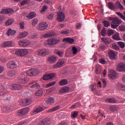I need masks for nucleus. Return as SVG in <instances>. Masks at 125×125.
<instances>
[{
	"instance_id": "13d9d810",
	"label": "nucleus",
	"mask_w": 125,
	"mask_h": 125,
	"mask_svg": "<svg viewBox=\"0 0 125 125\" xmlns=\"http://www.w3.org/2000/svg\"><path fill=\"white\" fill-rule=\"evenodd\" d=\"M112 48H113V49H115V50H119V46H118V45H117V44H115V43H113L112 44Z\"/></svg>"
},
{
	"instance_id": "6ab92c4d",
	"label": "nucleus",
	"mask_w": 125,
	"mask_h": 125,
	"mask_svg": "<svg viewBox=\"0 0 125 125\" xmlns=\"http://www.w3.org/2000/svg\"><path fill=\"white\" fill-rule=\"evenodd\" d=\"M46 109V107H45L39 106L33 110V114H38V113H41V112H42V111Z\"/></svg>"
},
{
	"instance_id": "774afa93",
	"label": "nucleus",
	"mask_w": 125,
	"mask_h": 125,
	"mask_svg": "<svg viewBox=\"0 0 125 125\" xmlns=\"http://www.w3.org/2000/svg\"><path fill=\"white\" fill-rule=\"evenodd\" d=\"M25 123H26L25 121H21V122H19L18 124H17L16 125H25Z\"/></svg>"
},
{
	"instance_id": "f03ea898",
	"label": "nucleus",
	"mask_w": 125,
	"mask_h": 125,
	"mask_svg": "<svg viewBox=\"0 0 125 125\" xmlns=\"http://www.w3.org/2000/svg\"><path fill=\"white\" fill-rule=\"evenodd\" d=\"M18 67V62L16 61H10L6 64L7 69H16Z\"/></svg>"
},
{
	"instance_id": "4468645a",
	"label": "nucleus",
	"mask_w": 125,
	"mask_h": 125,
	"mask_svg": "<svg viewBox=\"0 0 125 125\" xmlns=\"http://www.w3.org/2000/svg\"><path fill=\"white\" fill-rule=\"evenodd\" d=\"M55 77V74L54 73H50L48 74H45L43 76V80L44 81H48L49 80H52L53 78Z\"/></svg>"
},
{
	"instance_id": "ddd939ff",
	"label": "nucleus",
	"mask_w": 125,
	"mask_h": 125,
	"mask_svg": "<svg viewBox=\"0 0 125 125\" xmlns=\"http://www.w3.org/2000/svg\"><path fill=\"white\" fill-rule=\"evenodd\" d=\"M108 76L112 80H114V79H116V78H117V77H118V74L116 73L115 70H114L113 69H111L109 71V72H108Z\"/></svg>"
},
{
	"instance_id": "473e14b6",
	"label": "nucleus",
	"mask_w": 125,
	"mask_h": 125,
	"mask_svg": "<svg viewBox=\"0 0 125 125\" xmlns=\"http://www.w3.org/2000/svg\"><path fill=\"white\" fill-rule=\"evenodd\" d=\"M56 57L55 56H51L48 59V61L50 63H55L56 62Z\"/></svg>"
},
{
	"instance_id": "2eb2a0df",
	"label": "nucleus",
	"mask_w": 125,
	"mask_h": 125,
	"mask_svg": "<svg viewBox=\"0 0 125 125\" xmlns=\"http://www.w3.org/2000/svg\"><path fill=\"white\" fill-rule=\"evenodd\" d=\"M14 10L12 9H4L0 11L1 14H12Z\"/></svg>"
},
{
	"instance_id": "0eeeda50",
	"label": "nucleus",
	"mask_w": 125,
	"mask_h": 125,
	"mask_svg": "<svg viewBox=\"0 0 125 125\" xmlns=\"http://www.w3.org/2000/svg\"><path fill=\"white\" fill-rule=\"evenodd\" d=\"M48 54H49V50L47 49L40 50L37 52V55H39V56H45Z\"/></svg>"
},
{
	"instance_id": "f3484780",
	"label": "nucleus",
	"mask_w": 125,
	"mask_h": 125,
	"mask_svg": "<svg viewBox=\"0 0 125 125\" xmlns=\"http://www.w3.org/2000/svg\"><path fill=\"white\" fill-rule=\"evenodd\" d=\"M22 88V85L19 84H13L11 86L12 90H19Z\"/></svg>"
},
{
	"instance_id": "cd10ccee",
	"label": "nucleus",
	"mask_w": 125,
	"mask_h": 125,
	"mask_svg": "<svg viewBox=\"0 0 125 125\" xmlns=\"http://www.w3.org/2000/svg\"><path fill=\"white\" fill-rule=\"evenodd\" d=\"M50 124V121L48 119H45L41 121L38 124V125H48Z\"/></svg>"
},
{
	"instance_id": "7c9ffc66",
	"label": "nucleus",
	"mask_w": 125,
	"mask_h": 125,
	"mask_svg": "<svg viewBox=\"0 0 125 125\" xmlns=\"http://www.w3.org/2000/svg\"><path fill=\"white\" fill-rule=\"evenodd\" d=\"M50 37H52V34L50 33H45L41 35V39H47L48 38H50Z\"/></svg>"
},
{
	"instance_id": "052dcab7",
	"label": "nucleus",
	"mask_w": 125,
	"mask_h": 125,
	"mask_svg": "<svg viewBox=\"0 0 125 125\" xmlns=\"http://www.w3.org/2000/svg\"><path fill=\"white\" fill-rule=\"evenodd\" d=\"M47 9V6H43V7L42 8V10H41L40 12L41 13H43L45 10Z\"/></svg>"
},
{
	"instance_id": "39448f33",
	"label": "nucleus",
	"mask_w": 125,
	"mask_h": 125,
	"mask_svg": "<svg viewBox=\"0 0 125 125\" xmlns=\"http://www.w3.org/2000/svg\"><path fill=\"white\" fill-rule=\"evenodd\" d=\"M29 111H30V109L27 107H25L21 110H19L18 112V116H20V117H23V116L27 115Z\"/></svg>"
},
{
	"instance_id": "37998d69",
	"label": "nucleus",
	"mask_w": 125,
	"mask_h": 125,
	"mask_svg": "<svg viewBox=\"0 0 125 125\" xmlns=\"http://www.w3.org/2000/svg\"><path fill=\"white\" fill-rule=\"evenodd\" d=\"M108 8L111 10H114V9H115V5H114V3L112 2H109L108 3Z\"/></svg>"
},
{
	"instance_id": "8fccbe9b",
	"label": "nucleus",
	"mask_w": 125,
	"mask_h": 125,
	"mask_svg": "<svg viewBox=\"0 0 125 125\" xmlns=\"http://www.w3.org/2000/svg\"><path fill=\"white\" fill-rule=\"evenodd\" d=\"M125 102V100L124 99L118 97L116 99V103H124Z\"/></svg>"
},
{
	"instance_id": "aec40b11",
	"label": "nucleus",
	"mask_w": 125,
	"mask_h": 125,
	"mask_svg": "<svg viewBox=\"0 0 125 125\" xmlns=\"http://www.w3.org/2000/svg\"><path fill=\"white\" fill-rule=\"evenodd\" d=\"M28 85H31L30 88L32 89H38L41 87L40 84L37 83H29Z\"/></svg>"
},
{
	"instance_id": "7ed1b4c3",
	"label": "nucleus",
	"mask_w": 125,
	"mask_h": 125,
	"mask_svg": "<svg viewBox=\"0 0 125 125\" xmlns=\"http://www.w3.org/2000/svg\"><path fill=\"white\" fill-rule=\"evenodd\" d=\"M25 74H26V76L33 77L34 76H36V75L39 74V70L36 69H30L26 71Z\"/></svg>"
},
{
	"instance_id": "c756f323",
	"label": "nucleus",
	"mask_w": 125,
	"mask_h": 125,
	"mask_svg": "<svg viewBox=\"0 0 125 125\" xmlns=\"http://www.w3.org/2000/svg\"><path fill=\"white\" fill-rule=\"evenodd\" d=\"M16 34V30H12L11 28H9L7 32V35L8 36H14Z\"/></svg>"
},
{
	"instance_id": "b1692460",
	"label": "nucleus",
	"mask_w": 125,
	"mask_h": 125,
	"mask_svg": "<svg viewBox=\"0 0 125 125\" xmlns=\"http://www.w3.org/2000/svg\"><path fill=\"white\" fill-rule=\"evenodd\" d=\"M102 41L106 44V45H109L111 42H112V41H111V39H109V38H107L106 37H103L101 38Z\"/></svg>"
},
{
	"instance_id": "680f3d73",
	"label": "nucleus",
	"mask_w": 125,
	"mask_h": 125,
	"mask_svg": "<svg viewBox=\"0 0 125 125\" xmlns=\"http://www.w3.org/2000/svg\"><path fill=\"white\" fill-rule=\"evenodd\" d=\"M78 115H79V112L75 111L72 114V118H76V117H77V116H78Z\"/></svg>"
},
{
	"instance_id": "9d476101",
	"label": "nucleus",
	"mask_w": 125,
	"mask_h": 125,
	"mask_svg": "<svg viewBox=\"0 0 125 125\" xmlns=\"http://www.w3.org/2000/svg\"><path fill=\"white\" fill-rule=\"evenodd\" d=\"M33 98H26L23 100L22 102V105L23 106H28L29 105H30V104H32V103H33Z\"/></svg>"
},
{
	"instance_id": "a211bd4d",
	"label": "nucleus",
	"mask_w": 125,
	"mask_h": 125,
	"mask_svg": "<svg viewBox=\"0 0 125 125\" xmlns=\"http://www.w3.org/2000/svg\"><path fill=\"white\" fill-rule=\"evenodd\" d=\"M18 82L19 83H27L29 82V78L28 77H20Z\"/></svg>"
},
{
	"instance_id": "1a4fd4ad",
	"label": "nucleus",
	"mask_w": 125,
	"mask_h": 125,
	"mask_svg": "<svg viewBox=\"0 0 125 125\" xmlns=\"http://www.w3.org/2000/svg\"><path fill=\"white\" fill-rule=\"evenodd\" d=\"M57 21L59 22H63L65 20V14L62 12H60L57 14Z\"/></svg>"
},
{
	"instance_id": "4be33fe9",
	"label": "nucleus",
	"mask_w": 125,
	"mask_h": 125,
	"mask_svg": "<svg viewBox=\"0 0 125 125\" xmlns=\"http://www.w3.org/2000/svg\"><path fill=\"white\" fill-rule=\"evenodd\" d=\"M62 42H67V43H70V44H73V43H74V42H75V40H74V39L67 37V38H64L62 40Z\"/></svg>"
},
{
	"instance_id": "dca6fc26",
	"label": "nucleus",
	"mask_w": 125,
	"mask_h": 125,
	"mask_svg": "<svg viewBox=\"0 0 125 125\" xmlns=\"http://www.w3.org/2000/svg\"><path fill=\"white\" fill-rule=\"evenodd\" d=\"M48 27V25L44 22L39 24L38 29L40 31H44V30L47 29Z\"/></svg>"
},
{
	"instance_id": "69168bd1",
	"label": "nucleus",
	"mask_w": 125,
	"mask_h": 125,
	"mask_svg": "<svg viewBox=\"0 0 125 125\" xmlns=\"http://www.w3.org/2000/svg\"><path fill=\"white\" fill-rule=\"evenodd\" d=\"M53 17H54V14L52 13V14H49L47 18H48V19L51 20V19H53Z\"/></svg>"
},
{
	"instance_id": "6e6552de",
	"label": "nucleus",
	"mask_w": 125,
	"mask_h": 125,
	"mask_svg": "<svg viewBox=\"0 0 125 125\" xmlns=\"http://www.w3.org/2000/svg\"><path fill=\"white\" fill-rule=\"evenodd\" d=\"M108 19L110 21H112L113 24H115L116 25H120V24L122 23V21L119 19V18L118 17H115V18L109 17Z\"/></svg>"
},
{
	"instance_id": "09e8293b",
	"label": "nucleus",
	"mask_w": 125,
	"mask_h": 125,
	"mask_svg": "<svg viewBox=\"0 0 125 125\" xmlns=\"http://www.w3.org/2000/svg\"><path fill=\"white\" fill-rule=\"evenodd\" d=\"M106 34L108 37H111L112 35H114V30H113V29H109L107 31Z\"/></svg>"
},
{
	"instance_id": "e2e57ef3",
	"label": "nucleus",
	"mask_w": 125,
	"mask_h": 125,
	"mask_svg": "<svg viewBox=\"0 0 125 125\" xmlns=\"http://www.w3.org/2000/svg\"><path fill=\"white\" fill-rule=\"evenodd\" d=\"M119 29L120 31H125V25H121L119 27Z\"/></svg>"
},
{
	"instance_id": "4c0bfd02",
	"label": "nucleus",
	"mask_w": 125,
	"mask_h": 125,
	"mask_svg": "<svg viewBox=\"0 0 125 125\" xmlns=\"http://www.w3.org/2000/svg\"><path fill=\"white\" fill-rule=\"evenodd\" d=\"M54 52L55 54H57V55H58V56H59L60 57H62V56H63V52L57 49L54 50Z\"/></svg>"
},
{
	"instance_id": "393cba45",
	"label": "nucleus",
	"mask_w": 125,
	"mask_h": 125,
	"mask_svg": "<svg viewBox=\"0 0 125 125\" xmlns=\"http://www.w3.org/2000/svg\"><path fill=\"white\" fill-rule=\"evenodd\" d=\"M16 75V71H15V70H10L7 73V76L9 77V78H12V77H14Z\"/></svg>"
},
{
	"instance_id": "49530a36",
	"label": "nucleus",
	"mask_w": 125,
	"mask_h": 125,
	"mask_svg": "<svg viewBox=\"0 0 125 125\" xmlns=\"http://www.w3.org/2000/svg\"><path fill=\"white\" fill-rule=\"evenodd\" d=\"M55 83H56V82L55 81L50 82L46 85V87L47 88L50 87V86H52L54 85Z\"/></svg>"
},
{
	"instance_id": "e433bc0d",
	"label": "nucleus",
	"mask_w": 125,
	"mask_h": 125,
	"mask_svg": "<svg viewBox=\"0 0 125 125\" xmlns=\"http://www.w3.org/2000/svg\"><path fill=\"white\" fill-rule=\"evenodd\" d=\"M29 33L28 32H23L20 34L19 35V39H23V38H25V37H26L27 35H28Z\"/></svg>"
},
{
	"instance_id": "a18cd8bd",
	"label": "nucleus",
	"mask_w": 125,
	"mask_h": 125,
	"mask_svg": "<svg viewBox=\"0 0 125 125\" xmlns=\"http://www.w3.org/2000/svg\"><path fill=\"white\" fill-rule=\"evenodd\" d=\"M42 93H43V91H42V90H38L36 92V96H42Z\"/></svg>"
},
{
	"instance_id": "9b49d317",
	"label": "nucleus",
	"mask_w": 125,
	"mask_h": 125,
	"mask_svg": "<svg viewBox=\"0 0 125 125\" xmlns=\"http://www.w3.org/2000/svg\"><path fill=\"white\" fill-rule=\"evenodd\" d=\"M64 63L65 61H64V60L59 59L58 61V62L54 65L53 68H54L55 69H58V68L62 67L63 65H64Z\"/></svg>"
},
{
	"instance_id": "423d86ee",
	"label": "nucleus",
	"mask_w": 125,
	"mask_h": 125,
	"mask_svg": "<svg viewBox=\"0 0 125 125\" xmlns=\"http://www.w3.org/2000/svg\"><path fill=\"white\" fill-rule=\"evenodd\" d=\"M31 43L29 40H22L19 42V45L21 47H26Z\"/></svg>"
},
{
	"instance_id": "a19ab883",
	"label": "nucleus",
	"mask_w": 125,
	"mask_h": 125,
	"mask_svg": "<svg viewBox=\"0 0 125 125\" xmlns=\"http://www.w3.org/2000/svg\"><path fill=\"white\" fill-rule=\"evenodd\" d=\"M30 1H31L30 0H23L21 2L20 4L21 6H24V5L30 3Z\"/></svg>"
},
{
	"instance_id": "f8f14e48",
	"label": "nucleus",
	"mask_w": 125,
	"mask_h": 125,
	"mask_svg": "<svg viewBox=\"0 0 125 125\" xmlns=\"http://www.w3.org/2000/svg\"><path fill=\"white\" fill-rule=\"evenodd\" d=\"M54 102H55L54 98L52 97H50L45 100L44 104L45 105H52V104H54Z\"/></svg>"
},
{
	"instance_id": "603ef678",
	"label": "nucleus",
	"mask_w": 125,
	"mask_h": 125,
	"mask_svg": "<svg viewBox=\"0 0 125 125\" xmlns=\"http://www.w3.org/2000/svg\"><path fill=\"white\" fill-rule=\"evenodd\" d=\"M69 125V121H63L58 124V125Z\"/></svg>"
},
{
	"instance_id": "0e129e2a",
	"label": "nucleus",
	"mask_w": 125,
	"mask_h": 125,
	"mask_svg": "<svg viewBox=\"0 0 125 125\" xmlns=\"http://www.w3.org/2000/svg\"><path fill=\"white\" fill-rule=\"evenodd\" d=\"M61 34L63 35H68V34H69V31L68 30H62L61 31Z\"/></svg>"
},
{
	"instance_id": "2f4dec72",
	"label": "nucleus",
	"mask_w": 125,
	"mask_h": 125,
	"mask_svg": "<svg viewBox=\"0 0 125 125\" xmlns=\"http://www.w3.org/2000/svg\"><path fill=\"white\" fill-rule=\"evenodd\" d=\"M59 109H60V105H57L53 108L50 109L47 112L48 113H51L52 112H55V111H57L58 110H59Z\"/></svg>"
},
{
	"instance_id": "f704fd0d",
	"label": "nucleus",
	"mask_w": 125,
	"mask_h": 125,
	"mask_svg": "<svg viewBox=\"0 0 125 125\" xmlns=\"http://www.w3.org/2000/svg\"><path fill=\"white\" fill-rule=\"evenodd\" d=\"M13 23H14V20L13 19H9L6 21L5 24L6 26H10Z\"/></svg>"
},
{
	"instance_id": "c03bdc74",
	"label": "nucleus",
	"mask_w": 125,
	"mask_h": 125,
	"mask_svg": "<svg viewBox=\"0 0 125 125\" xmlns=\"http://www.w3.org/2000/svg\"><path fill=\"white\" fill-rule=\"evenodd\" d=\"M109 110L112 112H115V111L118 110V107L116 105H112L110 107Z\"/></svg>"
},
{
	"instance_id": "864d4df0",
	"label": "nucleus",
	"mask_w": 125,
	"mask_h": 125,
	"mask_svg": "<svg viewBox=\"0 0 125 125\" xmlns=\"http://www.w3.org/2000/svg\"><path fill=\"white\" fill-rule=\"evenodd\" d=\"M118 44L119 45L120 47H121V48H125V43H124V42H118Z\"/></svg>"
},
{
	"instance_id": "bb28decb",
	"label": "nucleus",
	"mask_w": 125,
	"mask_h": 125,
	"mask_svg": "<svg viewBox=\"0 0 125 125\" xmlns=\"http://www.w3.org/2000/svg\"><path fill=\"white\" fill-rule=\"evenodd\" d=\"M37 16V14L35 12H31L29 13L28 15L26 16V18L28 19H33V18H35Z\"/></svg>"
},
{
	"instance_id": "c85d7f7f",
	"label": "nucleus",
	"mask_w": 125,
	"mask_h": 125,
	"mask_svg": "<svg viewBox=\"0 0 125 125\" xmlns=\"http://www.w3.org/2000/svg\"><path fill=\"white\" fill-rule=\"evenodd\" d=\"M70 90V87L66 86L63 88H61L59 92L60 93H65V92H67V91H69Z\"/></svg>"
},
{
	"instance_id": "c9c22d12",
	"label": "nucleus",
	"mask_w": 125,
	"mask_h": 125,
	"mask_svg": "<svg viewBox=\"0 0 125 125\" xmlns=\"http://www.w3.org/2000/svg\"><path fill=\"white\" fill-rule=\"evenodd\" d=\"M105 101L108 103H117V99L114 98L106 99Z\"/></svg>"
},
{
	"instance_id": "bf43d9fd",
	"label": "nucleus",
	"mask_w": 125,
	"mask_h": 125,
	"mask_svg": "<svg viewBox=\"0 0 125 125\" xmlns=\"http://www.w3.org/2000/svg\"><path fill=\"white\" fill-rule=\"evenodd\" d=\"M83 25V24L82 23L79 22L76 24V28L78 30H80L82 28V26Z\"/></svg>"
},
{
	"instance_id": "72a5a7b5",
	"label": "nucleus",
	"mask_w": 125,
	"mask_h": 125,
	"mask_svg": "<svg viewBox=\"0 0 125 125\" xmlns=\"http://www.w3.org/2000/svg\"><path fill=\"white\" fill-rule=\"evenodd\" d=\"M59 83L61 86L66 85V84H68V80L66 79H62L59 81Z\"/></svg>"
},
{
	"instance_id": "5701e85b",
	"label": "nucleus",
	"mask_w": 125,
	"mask_h": 125,
	"mask_svg": "<svg viewBox=\"0 0 125 125\" xmlns=\"http://www.w3.org/2000/svg\"><path fill=\"white\" fill-rule=\"evenodd\" d=\"M114 6L115 9H120V10H123L124 9V6H123L119 1H117L116 2Z\"/></svg>"
},
{
	"instance_id": "338daca9",
	"label": "nucleus",
	"mask_w": 125,
	"mask_h": 125,
	"mask_svg": "<svg viewBox=\"0 0 125 125\" xmlns=\"http://www.w3.org/2000/svg\"><path fill=\"white\" fill-rule=\"evenodd\" d=\"M0 61H1V62H3L4 63H5L7 61L6 59L4 57L0 58Z\"/></svg>"
},
{
	"instance_id": "de8ad7c7",
	"label": "nucleus",
	"mask_w": 125,
	"mask_h": 125,
	"mask_svg": "<svg viewBox=\"0 0 125 125\" xmlns=\"http://www.w3.org/2000/svg\"><path fill=\"white\" fill-rule=\"evenodd\" d=\"M101 34L103 37H105V36H106V35H107V33H106V30H105V27L103 28L102 31H101Z\"/></svg>"
},
{
	"instance_id": "412c9836",
	"label": "nucleus",
	"mask_w": 125,
	"mask_h": 125,
	"mask_svg": "<svg viewBox=\"0 0 125 125\" xmlns=\"http://www.w3.org/2000/svg\"><path fill=\"white\" fill-rule=\"evenodd\" d=\"M108 55L111 59V60H114L116 59V53L113 50H110L108 52Z\"/></svg>"
},
{
	"instance_id": "a878e982",
	"label": "nucleus",
	"mask_w": 125,
	"mask_h": 125,
	"mask_svg": "<svg viewBox=\"0 0 125 125\" xmlns=\"http://www.w3.org/2000/svg\"><path fill=\"white\" fill-rule=\"evenodd\" d=\"M117 69L119 72H125V64L124 63L120 64Z\"/></svg>"
},
{
	"instance_id": "79ce46f5",
	"label": "nucleus",
	"mask_w": 125,
	"mask_h": 125,
	"mask_svg": "<svg viewBox=\"0 0 125 125\" xmlns=\"http://www.w3.org/2000/svg\"><path fill=\"white\" fill-rule=\"evenodd\" d=\"M112 39L114 41H120V35L119 33L115 34L112 37Z\"/></svg>"
},
{
	"instance_id": "ea45409f",
	"label": "nucleus",
	"mask_w": 125,
	"mask_h": 125,
	"mask_svg": "<svg viewBox=\"0 0 125 125\" xmlns=\"http://www.w3.org/2000/svg\"><path fill=\"white\" fill-rule=\"evenodd\" d=\"M116 14L117 15H118V16L120 17L121 19L125 21V11L124 12V15H123L121 12H117Z\"/></svg>"
},
{
	"instance_id": "f257e3e1",
	"label": "nucleus",
	"mask_w": 125,
	"mask_h": 125,
	"mask_svg": "<svg viewBox=\"0 0 125 125\" xmlns=\"http://www.w3.org/2000/svg\"><path fill=\"white\" fill-rule=\"evenodd\" d=\"M28 53H29V51L27 49H18L15 52V55L19 57H23V56L27 55Z\"/></svg>"
},
{
	"instance_id": "5fc2aeb1",
	"label": "nucleus",
	"mask_w": 125,
	"mask_h": 125,
	"mask_svg": "<svg viewBox=\"0 0 125 125\" xmlns=\"http://www.w3.org/2000/svg\"><path fill=\"white\" fill-rule=\"evenodd\" d=\"M123 85H124V84H123L122 83H119L117 84L116 87L118 89V90H122V88L123 87Z\"/></svg>"
},
{
	"instance_id": "3c124183",
	"label": "nucleus",
	"mask_w": 125,
	"mask_h": 125,
	"mask_svg": "<svg viewBox=\"0 0 125 125\" xmlns=\"http://www.w3.org/2000/svg\"><path fill=\"white\" fill-rule=\"evenodd\" d=\"M103 23L104 24V26L106 27H109V26L110 25V22L107 21H103Z\"/></svg>"
},
{
	"instance_id": "6e6d98bb",
	"label": "nucleus",
	"mask_w": 125,
	"mask_h": 125,
	"mask_svg": "<svg viewBox=\"0 0 125 125\" xmlns=\"http://www.w3.org/2000/svg\"><path fill=\"white\" fill-rule=\"evenodd\" d=\"M72 51L73 52V54H76L78 52V49H77V47L73 46L72 47Z\"/></svg>"
},
{
	"instance_id": "58836bf2",
	"label": "nucleus",
	"mask_w": 125,
	"mask_h": 125,
	"mask_svg": "<svg viewBox=\"0 0 125 125\" xmlns=\"http://www.w3.org/2000/svg\"><path fill=\"white\" fill-rule=\"evenodd\" d=\"M12 45V43L10 42H5L3 43L2 46L4 47H10Z\"/></svg>"
},
{
	"instance_id": "20e7f679",
	"label": "nucleus",
	"mask_w": 125,
	"mask_h": 125,
	"mask_svg": "<svg viewBox=\"0 0 125 125\" xmlns=\"http://www.w3.org/2000/svg\"><path fill=\"white\" fill-rule=\"evenodd\" d=\"M59 42H60L59 39L52 38L47 40V44L49 45H55V44H57Z\"/></svg>"
},
{
	"instance_id": "4d7b16f0",
	"label": "nucleus",
	"mask_w": 125,
	"mask_h": 125,
	"mask_svg": "<svg viewBox=\"0 0 125 125\" xmlns=\"http://www.w3.org/2000/svg\"><path fill=\"white\" fill-rule=\"evenodd\" d=\"M37 24H38V19H35L33 20L32 25V26L35 27V26H36V25H37Z\"/></svg>"
}]
</instances>
